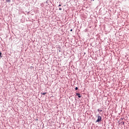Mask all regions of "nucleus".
I'll return each mask as SVG.
<instances>
[{"label": "nucleus", "mask_w": 129, "mask_h": 129, "mask_svg": "<svg viewBox=\"0 0 129 129\" xmlns=\"http://www.w3.org/2000/svg\"><path fill=\"white\" fill-rule=\"evenodd\" d=\"M6 2H7L8 3H10L11 2V0H6Z\"/></svg>", "instance_id": "5"}, {"label": "nucleus", "mask_w": 129, "mask_h": 129, "mask_svg": "<svg viewBox=\"0 0 129 129\" xmlns=\"http://www.w3.org/2000/svg\"><path fill=\"white\" fill-rule=\"evenodd\" d=\"M59 11H62V8H59Z\"/></svg>", "instance_id": "8"}, {"label": "nucleus", "mask_w": 129, "mask_h": 129, "mask_svg": "<svg viewBox=\"0 0 129 129\" xmlns=\"http://www.w3.org/2000/svg\"><path fill=\"white\" fill-rule=\"evenodd\" d=\"M93 1H94V0H93Z\"/></svg>", "instance_id": "11"}, {"label": "nucleus", "mask_w": 129, "mask_h": 129, "mask_svg": "<svg viewBox=\"0 0 129 129\" xmlns=\"http://www.w3.org/2000/svg\"><path fill=\"white\" fill-rule=\"evenodd\" d=\"M58 7H61V5H59L58 6Z\"/></svg>", "instance_id": "9"}, {"label": "nucleus", "mask_w": 129, "mask_h": 129, "mask_svg": "<svg viewBox=\"0 0 129 129\" xmlns=\"http://www.w3.org/2000/svg\"><path fill=\"white\" fill-rule=\"evenodd\" d=\"M101 118H102L101 116L99 115L98 116V119H97L96 122H99V121H101Z\"/></svg>", "instance_id": "1"}, {"label": "nucleus", "mask_w": 129, "mask_h": 129, "mask_svg": "<svg viewBox=\"0 0 129 129\" xmlns=\"http://www.w3.org/2000/svg\"><path fill=\"white\" fill-rule=\"evenodd\" d=\"M73 30L72 29H71V32H72Z\"/></svg>", "instance_id": "10"}, {"label": "nucleus", "mask_w": 129, "mask_h": 129, "mask_svg": "<svg viewBox=\"0 0 129 129\" xmlns=\"http://www.w3.org/2000/svg\"><path fill=\"white\" fill-rule=\"evenodd\" d=\"M2 52H0V58H2V57H3V56H2Z\"/></svg>", "instance_id": "4"}, {"label": "nucleus", "mask_w": 129, "mask_h": 129, "mask_svg": "<svg viewBox=\"0 0 129 129\" xmlns=\"http://www.w3.org/2000/svg\"><path fill=\"white\" fill-rule=\"evenodd\" d=\"M76 95H77V96H78L79 98H80V97H81V96H80V93H76Z\"/></svg>", "instance_id": "2"}, {"label": "nucleus", "mask_w": 129, "mask_h": 129, "mask_svg": "<svg viewBox=\"0 0 129 129\" xmlns=\"http://www.w3.org/2000/svg\"><path fill=\"white\" fill-rule=\"evenodd\" d=\"M41 94H42V95H46V94H47V92H45V93H41Z\"/></svg>", "instance_id": "3"}, {"label": "nucleus", "mask_w": 129, "mask_h": 129, "mask_svg": "<svg viewBox=\"0 0 129 129\" xmlns=\"http://www.w3.org/2000/svg\"><path fill=\"white\" fill-rule=\"evenodd\" d=\"M97 111H101H101H102V110H99V109H98L97 110Z\"/></svg>", "instance_id": "7"}, {"label": "nucleus", "mask_w": 129, "mask_h": 129, "mask_svg": "<svg viewBox=\"0 0 129 129\" xmlns=\"http://www.w3.org/2000/svg\"><path fill=\"white\" fill-rule=\"evenodd\" d=\"M75 89H76V90H78V87H76Z\"/></svg>", "instance_id": "6"}]
</instances>
